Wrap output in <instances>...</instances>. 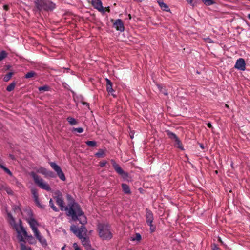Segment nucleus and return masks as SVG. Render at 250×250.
I'll return each mask as SVG.
<instances>
[{
  "mask_svg": "<svg viewBox=\"0 0 250 250\" xmlns=\"http://www.w3.org/2000/svg\"><path fill=\"white\" fill-rule=\"evenodd\" d=\"M67 199L69 202L68 210H65L67 216L71 217L74 221L78 220L83 225L86 224V218L79 205L74 201L70 195H67Z\"/></svg>",
  "mask_w": 250,
  "mask_h": 250,
  "instance_id": "obj_1",
  "label": "nucleus"
},
{
  "mask_svg": "<svg viewBox=\"0 0 250 250\" xmlns=\"http://www.w3.org/2000/svg\"><path fill=\"white\" fill-rule=\"evenodd\" d=\"M7 220L9 223L12 227L13 229L15 230L17 233V238L19 241V238L21 237L24 239V237L27 238L28 242L31 244H35L36 241L35 238L32 235H28L25 229L22 226L21 222L19 220V223H16L14 217L11 213H7Z\"/></svg>",
  "mask_w": 250,
  "mask_h": 250,
  "instance_id": "obj_2",
  "label": "nucleus"
},
{
  "mask_svg": "<svg viewBox=\"0 0 250 250\" xmlns=\"http://www.w3.org/2000/svg\"><path fill=\"white\" fill-rule=\"evenodd\" d=\"M97 231L99 237L103 240H110L113 237L110 227L107 224H99L97 227Z\"/></svg>",
  "mask_w": 250,
  "mask_h": 250,
  "instance_id": "obj_3",
  "label": "nucleus"
},
{
  "mask_svg": "<svg viewBox=\"0 0 250 250\" xmlns=\"http://www.w3.org/2000/svg\"><path fill=\"white\" fill-rule=\"evenodd\" d=\"M31 175L33 178L35 182L39 186L40 188L47 191H50L51 190V189L49 185L42 178H40V177L36 174L34 172H31Z\"/></svg>",
  "mask_w": 250,
  "mask_h": 250,
  "instance_id": "obj_4",
  "label": "nucleus"
},
{
  "mask_svg": "<svg viewBox=\"0 0 250 250\" xmlns=\"http://www.w3.org/2000/svg\"><path fill=\"white\" fill-rule=\"evenodd\" d=\"M54 199L55 200L57 204L59 206L62 211L67 210L68 207L65 206V204L63 199L62 193L59 191H57L54 193Z\"/></svg>",
  "mask_w": 250,
  "mask_h": 250,
  "instance_id": "obj_5",
  "label": "nucleus"
},
{
  "mask_svg": "<svg viewBox=\"0 0 250 250\" xmlns=\"http://www.w3.org/2000/svg\"><path fill=\"white\" fill-rule=\"evenodd\" d=\"M70 229L71 231L77 236L79 239H81L85 237L87 232L86 229L83 226H81L80 228L77 227L75 225H72Z\"/></svg>",
  "mask_w": 250,
  "mask_h": 250,
  "instance_id": "obj_6",
  "label": "nucleus"
},
{
  "mask_svg": "<svg viewBox=\"0 0 250 250\" xmlns=\"http://www.w3.org/2000/svg\"><path fill=\"white\" fill-rule=\"evenodd\" d=\"M26 220L31 227L34 234L39 231L38 228L40 226V224L32 215L26 218Z\"/></svg>",
  "mask_w": 250,
  "mask_h": 250,
  "instance_id": "obj_7",
  "label": "nucleus"
},
{
  "mask_svg": "<svg viewBox=\"0 0 250 250\" xmlns=\"http://www.w3.org/2000/svg\"><path fill=\"white\" fill-rule=\"evenodd\" d=\"M49 164L52 168L53 169V170L57 173L59 178L63 181H65V176L60 167L57 165L55 162H50Z\"/></svg>",
  "mask_w": 250,
  "mask_h": 250,
  "instance_id": "obj_8",
  "label": "nucleus"
},
{
  "mask_svg": "<svg viewBox=\"0 0 250 250\" xmlns=\"http://www.w3.org/2000/svg\"><path fill=\"white\" fill-rule=\"evenodd\" d=\"M111 163L112 164L113 167L115 169V170L121 176H122L123 178H126L128 176V174L127 173L125 172L121 167L117 164L116 162L114 160H111Z\"/></svg>",
  "mask_w": 250,
  "mask_h": 250,
  "instance_id": "obj_9",
  "label": "nucleus"
},
{
  "mask_svg": "<svg viewBox=\"0 0 250 250\" xmlns=\"http://www.w3.org/2000/svg\"><path fill=\"white\" fill-rule=\"evenodd\" d=\"M91 4L93 7L103 14L105 13L104 8L102 5V3L100 0H91Z\"/></svg>",
  "mask_w": 250,
  "mask_h": 250,
  "instance_id": "obj_10",
  "label": "nucleus"
},
{
  "mask_svg": "<svg viewBox=\"0 0 250 250\" xmlns=\"http://www.w3.org/2000/svg\"><path fill=\"white\" fill-rule=\"evenodd\" d=\"M36 171L38 173L42 174L45 177H49L51 178L54 177V174L52 171L48 170L46 168L43 167H39L37 169Z\"/></svg>",
  "mask_w": 250,
  "mask_h": 250,
  "instance_id": "obj_11",
  "label": "nucleus"
},
{
  "mask_svg": "<svg viewBox=\"0 0 250 250\" xmlns=\"http://www.w3.org/2000/svg\"><path fill=\"white\" fill-rule=\"evenodd\" d=\"M234 67L239 70L244 71L246 69V63L244 59L243 58L238 59Z\"/></svg>",
  "mask_w": 250,
  "mask_h": 250,
  "instance_id": "obj_12",
  "label": "nucleus"
},
{
  "mask_svg": "<svg viewBox=\"0 0 250 250\" xmlns=\"http://www.w3.org/2000/svg\"><path fill=\"white\" fill-rule=\"evenodd\" d=\"M31 192L33 195L34 201L36 203V205L41 208H43L44 206L42 205L40 202L39 197H38V193L37 192V190L36 188H32Z\"/></svg>",
  "mask_w": 250,
  "mask_h": 250,
  "instance_id": "obj_13",
  "label": "nucleus"
},
{
  "mask_svg": "<svg viewBox=\"0 0 250 250\" xmlns=\"http://www.w3.org/2000/svg\"><path fill=\"white\" fill-rule=\"evenodd\" d=\"M34 234L43 247L45 248L47 246V243L46 239L41 234L40 231Z\"/></svg>",
  "mask_w": 250,
  "mask_h": 250,
  "instance_id": "obj_14",
  "label": "nucleus"
},
{
  "mask_svg": "<svg viewBox=\"0 0 250 250\" xmlns=\"http://www.w3.org/2000/svg\"><path fill=\"white\" fill-rule=\"evenodd\" d=\"M43 7H40L42 8V10H53L55 8V4L49 0H46Z\"/></svg>",
  "mask_w": 250,
  "mask_h": 250,
  "instance_id": "obj_15",
  "label": "nucleus"
},
{
  "mask_svg": "<svg viewBox=\"0 0 250 250\" xmlns=\"http://www.w3.org/2000/svg\"><path fill=\"white\" fill-rule=\"evenodd\" d=\"M113 26L118 31L123 32L125 30L124 25L121 19H117L113 24Z\"/></svg>",
  "mask_w": 250,
  "mask_h": 250,
  "instance_id": "obj_16",
  "label": "nucleus"
},
{
  "mask_svg": "<svg viewBox=\"0 0 250 250\" xmlns=\"http://www.w3.org/2000/svg\"><path fill=\"white\" fill-rule=\"evenodd\" d=\"M146 221L147 223H153L154 220L153 214L151 211L148 209L146 210Z\"/></svg>",
  "mask_w": 250,
  "mask_h": 250,
  "instance_id": "obj_17",
  "label": "nucleus"
},
{
  "mask_svg": "<svg viewBox=\"0 0 250 250\" xmlns=\"http://www.w3.org/2000/svg\"><path fill=\"white\" fill-rule=\"evenodd\" d=\"M142 240V236L139 233H135L134 234L132 235L130 237V240L132 242L138 244Z\"/></svg>",
  "mask_w": 250,
  "mask_h": 250,
  "instance_id": "obj_18",
  "label": "nucleus"
},
{
  "mask_svg": "<svg viewBox=\"0 0 250 250\" xmlns=\"http://www.w3.org/2000/svg\"><path fill=\"white\" fill-rule=\"evenodd\" d=\"M19 242L20 243L21 250H32L30 247L26 246L25 245V240L23 238L20 236L19 238Z\"/></svg>",
  "mask_w": 250,
  "mask_h": 250,
  "instance_id": "obj_19",
  "label": "nucleus"
},
{
  "mask_svg": "<svg viewBox=\"0 0 250 250\" xmlns=\"http://www.w3.org/2000/svg\"><path fill=\"white\" fill-rule=\"evenodd\" d=\"M158 3L159 4L160 8L164 11L168 12L170 11L168 5L164 2L163 0H157Z\"/></svg>",
  "mask_w": 250,
  "mask_h": 250,
  "instance_id": "obj_20",
  "label": "nucleus"
},
{
  "mask_svg": "<svg viewBox=\"0 0 250 250\" xmlns=\"http://www.w3.org/2000/svg\"><path fill=\"white\" fill-rule=\"evenodd\" d=\"M80 239L83 245L86 249H89L90 248L91 245L90 244V242L88 238H87L86 237H84Z\"/></svg>",
  "mask_w": 250,
  "mask_h": 250,
  "instance_id": "obj_21",
  "label": "nucleus"
},
{
  "mask_svg": "<svg viewBox=\"0 0 250 250\" xmlns=\"http://www.w3.org/2000/svg\"><path fill=\"white\" fill-rule=\"evenodd\" d=\"M46 0H35V3L37 8L39 10H42V8L40 7H43Z\"/></svg>",
  "mask_w": 250,
  "mask_h": 250,
  "instance_id": "obj_22",
  "label": "nucleus"
},
{
  "mask_svg": "<svg viewBox=\"0 0 250 250\" xmlns=\"http://www.w3.org/2000/svg\"><path fill=\"white\" fill-rule=\"evenodd\" d=\"M122 187L124 192L126 194H129L131 193L129 187L126 184L123 183L122 184Z\"/></svg>",
  "mask_w": 250,
  "mask_h": 250,
  "instance_id": "obj_23",
  "label": "nucleus"
},
{
  "mask_svg": "<svg viewBox=\"0 0 250 250\" xmlns=\"http://www.w3.org/2000/svg\"><path fill=\"white\" fill-rule=\"evenodd\" d=\"M166 132H167V136H168V137L172 141H173L174 142L176 140L177 141L178 140V138L175 134L173 133V132H172L169 130L167 131Z\"/></svg>",
  "mask_w": 250,
  "mask_h": 250,
  "instance_id": "obj_24",
  "label": "nucleus"
},
{
  "mask_svg": "<svg viewBox=\"0 0 250 250\" xmlns=\"http://www.w3.org/2000/svg\"><path fill=\"white\" fill-rule=\"evenodd\" d=\"M174 142V146L175 147L178 148L179 149H180L181 150H184V147L182 146V143L179 138H178L177 141L176 140Z\"/></svg>",
  "mask_w": 250,
  "mask_h": 250,
  "instance_id": "obj_25",
  "label": "nucleus"
},
{
  "mask_svg": "<svg viewBox=\"0 0 250 250\" xmlns=\"http://www.w3.org/2000/svg\"><path fill=\"white\" fill-rule=\"evenodd\" d=\"M67 121L71 125H75L77 124V120L71 117H68L67 118Z\"/></svg>",
  "mask_w": 250,
  "mask_h": 250,
  "instance_id": "obj_26",
  "label": "nucleus"
},
{
  "mask_svg": "<svg viewBox=\"0 0 250 250\" xmlns=\"http://www.w3.org/2000/svg\"><path fill=\"white\" fill-rule=\"evenodd\" d=\"M49 206L54 211L57 212L59 211L58 209L55 206L52 199L49 200Z\"/></svg>",
  "mask_w": 250,
  "mask_h": 250,
  "instance_id": "obj_27",
  "label": "nucleus"
},
{
  "mask_svg": "<svg viewBox=\"0 0 250 250\" xmlns=\"http://www.w3.org/2000/svg\"><path fill=\"white\" fill-rule=\"evenodd\" d=\"M202 1L207 6H210L214 3L213 0H202Z\"/></svg>",
  "mask_w": 250,
  "mask_h": 250,
  "instance_id": "obj_28",
  "label": "nucleus"
},
{
  "mask_svg": "<svg viewBox=\"0 0 250 250\" xmlns=\"http://www.w3.org/2000/svg\"><path fill=\"white\" fill-rule=\"evenodd\" d=\"M0 167L3 169L4 170V171L6 173H7L8 175H9L10 176H12V174L10 170L6 167H5L2 164H0Z\"/></svg>",
  "mask_w": 250,
  "mask_h": 250,
  "instance_id": "obj_29",
  "label": "nucleus"
},
{
  "mask_svg": "<svg viewBox=\"0 0 250 250\" xmlns=\"http://www.w3.org/2000/svg\"><path fill=\"white\" fill-rule=\"evenodd\" d=\"M13 73L12 72H9L3 78V81L5 82H8L12 76Z\"/></svg>",
  "mask_w": 250,
  "mask_h": 250,
  "instance_id": "obj_30",
  "label": "nucleus"
},
{
  "mask_svg": "<svg viewBox=\"0 0 250 250\" xmlns=\"http://www.w3.org/2000/svg\"><path fill=\"white\" fill-rule=\"evenodd\" d=\"M104 152L102 149H100L96 154L95 156L97 157H103L104 156Z\"/></svg>",
  "mask_w": 250,
  "mask_h": 250,
  "instance_id": "obj_31",
  "label": "nucleus"
},
{
  "mask_svg": "<svg viewBox=\"0 0 250 250\" xmlns=\"http://www.w3.org/2000/svg\"><path fill=\"white\" fill-rule=\"evenodd\" d=\"M15 86V84L14 83H11V84L7 86V87H6V90L9 92L12 91L14 89Z\"/></svg>",
  "mask_w": 250,
  "mask_h": 250,
  "instance_id": "obj_32",
  "label": "nucleus"
},
{
  "mask_svg": "<svg viewBox=\"0 0 250 250\" xmlns=\"http://www.w3.org/2000/svg\"><path fill=\"white\" fill-rule=\"evenodd\" d=\"M106 89H107V91L109 93H110L112 94V95H113L114 97L116 96L113 94V92H114V90L112 88V85L106 86Z\"/></svg>",
  "mask_w": 250,
  "mask_h": 250,
  "instance_id": "obj_33",
  "label": "nucleus"
},
{
  "mask_svg": "<svg viewBox=\"0 0 250 250\" xmlns=\"http://www.w3.org/2000/svg\"><path fill=\"white\" fill-rule=\"evenodd\" d=\"M36 73L34 71H30L28 72L25 76L27 79L31 78L35 75Z\"/></svg>",
  "mask_w": 250,
  "mask_h": 250,
  "instance_id": "obj_34",
  "label": "nucleus"
},
{
  "mask_svg": "<svg viewBox=\"0 0 250 250\" xmlns=\"http://www.w3.org/2000/svg\"><path fill=\"white\" fill-rule=\"evenodd\" d=\"M86 144L88 146L94 147L96 146V143L94 141H87L85 142Z\"/></svg>",
  "mask_w": 250,
  "mask_h": 250,
  "instance_id": "obj_35",
  "label": "nucleus"
},
{
  "mask_svg": "<svg viewBox=\"0 0 250 250\" xmlns=\"http://www.w3.org/2000/svg\"><path fill=\"white\" fill-rule=\"evenodd\" d=\"M7 56V54L5 51H1L0 52V61L2 60Z\"/></svg>",
  "mask_w": 250,
  "mask_h": 250,
  "instance_id": "obj_36",
  "label": "nucleus"
},
{
  "mask_svg": "<svg viewBox=\"0 0 250 250\" xmlns=\"http://www.w3.org/2000/svg\"><path fill=\"white\" fill-rule=\"evenodd\" d=\"M147 225L150 227V230L151 232H153L155 231L156 227L153 225V223H147Z\"/></svg>",
  "mask_w": 250,
  "mask_h": 250,
  "instance_id": "obj_37",
  "label": "nucleus"
},
{
  "mask_svg": "<svg viewBox=\"0 0 250 250\" xmlns=\"http://www.w3.org/2000/svg\"><path fill=\"white\" fill-rule=\"evenodd\" d=\"M38 89L40 91H46L48 90L49 87L46 85H44L43 86L39 87Z\"/></svg>",
  "mask_w": 250,
  "mask_h": 250,
  "instance_id": "obj_38",
  "label": "nucleus"
},
{
  "mask_svg": "<svg viewBox=\"0 0 250 250\" xmlns=\"http://www.w3.org/2000/svg\"><path fill=\"white\" fill-rule=\"evenodd\" d=\"M73 130L75 131L78 133H81L83 132V129L82 127L73 128Z\"/></svg>",
  "mask_w": 250,
  "mask_h": 250,
  "instance_id": "obj_39",
  "label": "nucleus"
},
{
  "mask_svg": "<svg viewBox=\"0 0 250 250\" xmlns=\"http://www.w3.org/2000/svg\"><path fill=\"white\" fill-rule=\"evenodd\" d=\"M187 2L190 4L191 6H194L195 5V3L193 2V0H186Z\"/></svg>",
  "mask_w": 250,
  "mask_h": 250,
  "instance_id": "obj_40",
  "label": "nucleus"
},
{
  "mask_svg": "<svg viewBox=\"0 0 250 250\" xmlns=\"http://www.w3.org/2000/svg\"><path fill=\"white\" fill-rule=\"evenodd\" d=\"M106 164H107V162L106 161H104L101 162L99 164V165L101 167H104L106 165Z\"/></svg>",
  "mask_w": 250,
  "mask_h": 250,
  "instance_id": "obj_41",
  "label": "nucleus"
},
{
  "mask_svg": "<svg viewBox=\"0 0 250 250\" xmlns=\"http://www.w3.org/2000/svg\"><path fill=\"white\" fill-rule=\"evenodd\" d=\"M105 80L106 82V86L112 85V83L109 79L106 78Z\"/></svg>",
  "mask_w": 250,
  "mask_h": 250,
  "instance_id": "obj_42",
  "label": "nucleus"
},
{
  "mask_svg": "<svg viewBox=\"0 0 250 250\" xmlns=\"http://www.w3.org/2000/svg\"><path fill=\"white\" fill-rule=\"evenodd\" d=\"M205 41L208 43H213V41L209 38H207L205 39Z\"/></svg>",
  "mask_w": 250,
  "mask_h": 250,
  "instance_id": "obj_43",
  "label": "nucleus"
},
{
  "mask_svg": "<svg viewBox=\"0 0 250 250\" xmlns=\"http://www.w3.org/2000/svg\"><path fill=\"white\" fill-rule=\"evenodd\" d=\"M3 189L5 190L8 194H12V190L10 188H6L5 186V188H4Z\"/></svg>",
  "mask_w": 250,
  "mask_h": 250,
  "instance_id": "obj_44",
  "label": "nucleus"
},
{
  "mask_svg": "<svg viewBox=\"0 0 250 250\" xmlns=\"http://www.w3.org/2000/svg\"><path fill=\"white\" fill-rule=\"evenodd\" d=\"M73 246L75 250H81V249L78 246L76 243H74Z\"/></svg>",
  "mask_w": 250,
  "mask_h": 250,
  "instance_id": "obj_45",
  "label": "nucleus"
},
{
  "mask_svg": "<svg viewBox=\"0 0 250 250\" xmlns=\"http://www.w3.org/2000/svg\"><path fill=\"white\" fill-rule=\"evenodd\" d=\"M5 188V186L3 184H0V190H3Z\"/></svg>",
  "mask_w": 250,
  "mask_h": 250,
  "instance_id": "obj_46",
  "label": "nucleus"
},
{
  "mask_svg": "<svg viewBox=\"0 0 250 250\" xmlns=\"http://www.w3.org/2000/svg\"><path fill=\"white\" fill-rule=\"evenodd\" d=\"M212 250H219V248L216 246L214 245L213 248H212Z\"/></svg>",
  "mask_w": 250,
  "mask_h": 250,
  "instance_id": "obj_47",
  "label": "nucleus"
},
{
  "mask_svg": "<svg viewBox=\"0 0 250 250\" xmlns=\"http://www.w3.org/2000/svg\"><path fill=\"white\" fill-rule=\"evenodd\" d=\"M3 9H4L5 10H6V11L8 10V5H4L3 6Z\"/></svg>",
  "mask_w": 250,
  "mask_h": 250,
  "instance_id": "obj_48",
  "label": "nucleus"
},
{
  "mask_svg": "<svg viewBox=\"0 0 250 250\" xmlns=\"http://www.w3.org/2000/svg\"><path fill=\"white\" fill-rule=\"evenodd\" d=\"M82 104L84 105L87 106V107L89 106V104L86 102H83Z\"/></svg>",
  "mask_w": 250,
  "mask_h": 250,
  "instance_id": "obj_49",
  "label": "nucleus"
},
{
  "mask_svg": "<svg viewBox=\"0 0 250 250\" xmlns=\"http://www.w3.org/2000/svg\"><path fill=\"white\" fill-rule=\"evenodd\" d=\"M207 126H208V127H209V128H212V125H211V123H208L207 124Z\"/></svg>",
  "mask_w": 250,
  "mask_h": 250,
  "instance_id": "obj_50",
  "label": "nucleus"
},
{
  "mask_svg": "<svg viewBox=\"0 0 250 250\" xmlns=\"http://www.w3.org/2000/svg\"><path fill=\"white\" fill-rule=\"evenodd\" d=\"M163 93H164V95H167V92H163Z\"/></svg>",
  "mask_w": 250,
  "mask_h": 250,
  "instance_id": "obj_51",
  "label": "nucleus"
},
{
  "mask_svg": "<svg viewBox=\"0 0 250 250\" xmlns=\"http://www.w3.org/2000/svg\"><path fill=\"white\" fill-rule=\"evenodd\" d=\"M248 17L249 19H250V14H248Z\"/></svg>",
  "mask_w": 250,
  "mask_h": 250,
  "instance_id": "obj_52",
  "label": "nucleus"
},
{
  "mask_svg": "<svg viewBox=\"0 0 250 250\" xmlns=\"http://www.w3.org/2000/svg\"><path fill=\"white\" fill-rule=\"evenodd\" d=\"M62 250H65V247L63 246L62 248Z\"/></svg>",
  "mask_w": 250,
  "mask_h": 250,
  "instance_id": "obj_53",
  "label": "nucleus"
},
{
  "mask_svg": "<svg viewBox=\"0 0 250 250\" xmlns=\"http://www.w3.org/2000/svg\"><path fill=\"white\" fill-rule=\"evenodd\" d=\"M130 137H131V138H133V136H132L131 135H130Z\"/></svg>",
  "mask_w": 250,
  "mask_h": 250,
  "instance_id": "obj_54",
  "label": "nucleus"
},
{
  "mask_svg": "<svg viewBox=\"0 0 250 250\" xmlns=\"http://www.w3.org/2000/svg\"><path fill=\"white\" fill-rule=\"evenodd\" d=\"M225 106H226V107H228L227 104H225Z\"/></svg>",
  "mask_w": 250,
  "mask_h": 250,
  "instance_id": "obj_55",
  "label": "nucleus"
},
{
  "mask_svg": "<svg viewBox=\"0 0 250 250\" xmlns=\"http://www.w3.org/2000/svg\"><path fill=\"white\" fill-rule=\"evenodd\" d=\"M90 250H94V249H91Z\"/></svg>",
  "mask_w": 250,
  "mask_h": 250,
  "instance_id": "obj_56",
  "label": "nucleus"
}]
</instances>
